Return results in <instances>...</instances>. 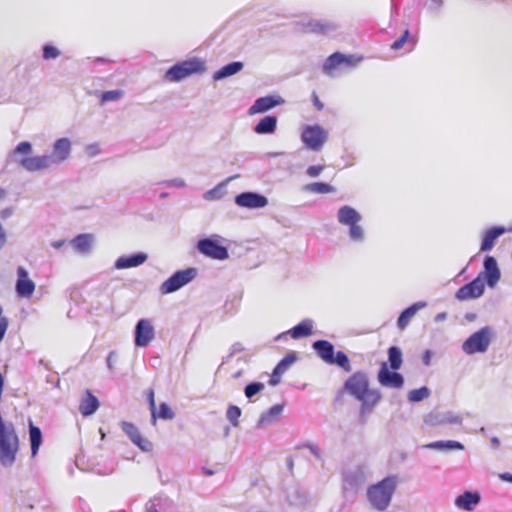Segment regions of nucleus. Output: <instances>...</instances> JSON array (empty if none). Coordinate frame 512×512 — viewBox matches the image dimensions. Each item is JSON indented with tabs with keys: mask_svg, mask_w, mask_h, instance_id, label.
Wrapping results in <instances>:
<instances>
[{
	"mask_svg": "<svg viewBox=\"0 0 512 512\" xmlns=\"http://www.w3.org/2000/svg\"><path fill=\"white\" fill-rule=\"evenodd\" d=\"M95 237L90 233H82L75 236L71 241L70 245L72 248L80 254H89L92 250Z\"/></svg>",
	"mask_w": 512,
	"mask_h": 512,
	"instance_id": "obj_26",
	"label": "nucleus"
},
{
	"mask_svg": "<svg viewBox=\"0 0 512 512\" xmlns=\"http://www.w3.org/2000/svg\"><path fill=\"white\" fill-rule=\"evenodd\" d=\"M233 179V177H230L228 179H226L225 181L219 183L218 185H216L214 188L206 191L204 194H203V198L207 201H215V200H220L223 195H224V187L225 185L231 180Z\"/></svg>",
	"mask_w": 512,
	"mask_h": 512,
	"instance_id": "obj_40",
	"label": "nucleus"
},
{
	"mask_svg": "<svg viewBox=\"0 0 512 512\" xmlns=\"http://www.w3.org/2000/svg\"><path fill=\"white\" fill-rule=\"evenodd\" d=\"M381 399L380 392H371L369 396L364 397L363 400H359L361 402L360 406V424L364 425L367 422V415H369L374 407L378 404Z\"/></svg>",
	"mask_w": 512,
	"mask_h": 512,
	"instance_id": "obj_27",
	"label": "nucleus"
},
{
	"mask_svg": "<svg viewBox=\"0 0 512 512\" xmlns=\"http://www.w3.org/2000/svg\"><path fill=\"white\" fill-rule=\"evenodd\" d=\"M277 117L274 115H267L259 120L254 126L253 131L259 135L273 134L277 128Z\"/></svg>",
	"mask_w": 512,
	"mask_h": 512,
	"instance_id": "obj_33",
	"label": "nucleus"
},
{
	"mask_svg": "<svg viewBox=\"0 0 512 512\" xmlns=\"http://www.w3.org/2000/svg\"><path fill=\"white\" fill-rule=\"evenodd\" d=\"M431 356H432V353L430 350H425L424 353H423V356H422V361H423V364L426 365V366H429L430 363H431Z\"/></svg>",
	"mask_w": 512,
	"mask_h": 512,
	"instance_id": "obj_58",
	"label": "nucleus"
},
{
	"mask_svg": "<svg viewBox=\"0 0 512 512\" xmlns=\"http://www.w3.org/2000/svg\"><path fill=\"white\" fill-rule=\"evenodd\" d=\"M224 238L217 234L201 238L196 243L198 252L210 259L224 261L229 258V251L221 242Z\"/></svg>",
	"mask_w": 512,
	"mask_h": 512,
	"instance_id": "obj_5",
	"label": "nucleus"
},
{
	"mask_svg": "<svg viewBox=\"0 0 512 512\" xmlns=\"http://www.w3.org/2000/svg\"><path fill=\"white\" fill-rule=\"evenodd\" d=\"M121 428L123 432L130 438V440L137 445L143 452H150L153 449V444L146 438H143L139 429L131 422L122 421Z\"/></svg>",
	"mask_w": 512,
	"mask_h": 512,
	"instance_id": "obj_21",
	"label": "nucleus"
},
{
	"mask_svg": "<svg viewBox=\"0 0 512 512\" xmlns=\"http://www.w3.org/2000/svg\"><path fill=\"white\" fill-rule=\"evenodd\" d=\"M328 138V131L318 124L304 126L300 135L304 147L314 152L321 151Z\"/></svg>",
	"mask_w": 512,
	"mask_h": 512,
	"instance_id": "obj_8",
	"label": "nucleus"
},
{
	"mask_svg": "<svg viewBox=\"0 0 512 512\" xmlns=\"http://www.w3.org/2000/svg\"><path fill=\"white\" fill-rule=\"evenodd\" d=\"M155 329L148 319H140L135 325L134 343L137 347H146L154 339Z\"/></svg>",
	"mask_w": 512,
	"mask_h": 512,
	"instance_id": "obj_14",
	"label": "nucleus"
},
{
	"mask_svg": "<svg viewBox=\"0 0 512 512\" xmlns=\"http://www.w3.org/2000/svg\"><path fill=\"white\" fill-rule=\"evenodd\" d=\"M123 96H124V91L121 89L104 91L101 94L100 101L103 104V103L110 102V101H116L118 99H121Z\"/></svg>",
	"mask_w": 512,
	"mask_h": 512,
	"instance_id": "obj_47",
	"label": "nucleus"
},
{
	"mask_svg": "<svg viewBox=\"0 0 512 512\" xmlns=\"http://www.w3.org/2000/svg\"><path fill=\"white\" fill-rule=\"evenodd\" d=\"M430 1H431V4H430L431 10L439 11L441 9V7L443 6V0H430Z\"/></svg>",
	"mask_w": 512,
	"mask_h": 512,
	"instance_id": "obj_59",
	"label": "nucleus"
},
{
	"mask_svg": "<svg viewBox=\"0 0 512 512\" xmlns=\"http://www.w3.org/2000/svg\"><path fill=\"white\" fill-rule=\"evenodd\" d=\"M8 326V318L3 315V308L0 305V342H2V340L4 339Z\"/></svg>",
	"mask_w": 512,
	"mask_h": 512,
	"instance_id": "obj_51",
	"label": "nucleus"
},
{
	"mask_svg": "<svg viewBox=\"0 0 512 512\" xmlns=\"http://www.w3.org/2000/svg\"><path fill=\"white\" fill-rule=\"evenodd\" d=\"M485 285L480 278L476 277L471 282L463 285L455 294L459 301L479 298L484 294Z\"/></svg>",
	"mask_w": 512,
	"mask_h": 512,
	"instance_id": "obj_18",
	"label": "nucleus"
},
{
	"mask_svg": "<svg viewBox=\"0 0 512 512\" xmlns=\"http://www.w3.org/2000/svg\"><path fill=\"white\" fill-rule=\"evenodd\" d=\"M313 328V320L306 318L302 320L300 323L292 327L288 332H284L279 334L275 340L279 341L285 339L289 334L293 339H301L308 337L312 333Z\"/></svg>",
	"mask_w": 512,
	"mask_h": 512,
	"instance_id": "obj_22",
	"label": "nucleus"
},
{
	"mask_svg": "<svg viewBox=\"0 0 512 512\" xmlns=\"http://www.w3.org/2000/svg\"><path fill=\"white\" fill-rule=\"evenodd\" d=\"M234 202L238 207L246 209H260L268 205V198L254 191H245L237 194Z\"/></svg>",
	"mask_w": 512,
	"mask_h": 512,
	"instance_id": "obj_13",
	"label": "nucleus"
},
{
	"mask_svg": "<svg viewBox=\"0 0 512 512\" xmlns=\"http://www.w3.org/2000/svg\"><path fill=\"white\" fill-rule=\"evenodd\" d=\"M306 28L313 33L331 35L338 30V25L329 20H311L306 24Z\"/></svg>",
	"mask_w": 512,
	"mask_h": 512,
	"instance_id": "obj_28",
	"label": "nucleus"
},
{
	"mask_svg": "<svg viewBox=\"0 0 512 512\" xmlns=\"http://www.w3.org/2000/svg\"><path fill=\"white\" fill-rule=\"evenodd\" d=\"M431 394L430 389L427 386H422L418 389H413L408 392L407 398L411 403H418L428 398Z\"/></svg>",
	"mask_w": 512,
	"mask_h": 512,
	"instance_id": "obj_42",
	"label": "nucleus"
},
{
	"mask_svg": "<svg viewBox=\"0 0 512 512\" xmlns=\"http://www.w3.org/2000/svg\"><path fill=\"white\" fill-rule=\"evenodd\" d=\"M343 390L357 400H363L371 392H378L369 388V379L364 371H357L346 379Z\"/></svg>",
	"mask_w": 512,
	"mask_h": 512,
	"instance_id": "obj_10",
	"label": "nucleus"
},
{
	"mask_svg": "<svg viewBox=\"0 0 512 512\" xmlns=\"http://www.w3.org/2000/svg\"><path fill=\"white\" fill-rule=\"evenodd\" d=\"M366 475L362 467H355L343 473V489L345 492L356 493L365 483Z\"/></svg>",
	"mask_w": 512,
	"mask_h": 512,
	"instance_id": "obj_17",
	"label": "nucleus"
},
{
	"mask_svg": "<svg viewBox=\"0 0 512 512\" xmlns=\"http://www.w3.org/2000/svg\"><path fill=\"white\" fill-rule=\"evenodd\" d=\"M66 241L64 239L56 240L51 243V246L55 249H60L65 245Z\"/></svg>",
	"mask_w": 512,
	"mask_h": 512,
	"instance_id": "obj_61",
	"label": "nucleus"
},
{
	"mask_svg": "<svg viewBox=\"0 0 512 512\" xmlns=\"http://www.w3.org/2000/svg\"><path fill=\"white\" fill-rule=\"evenodd\" d=\"M173 506V501L169 497L158 495L146 503L145 512H165L172 509Z\"/></svg>",
	"mask_w": 512,
	"mask_h": 512,
	"instance_id": "obj_29",
	"label": "nucleus"
},
{
	"mask_svg": "<svg viewBox=\"0 0 512 512\" xmlns=\"http://www.w3.org/2000/svg\"><path fill=\"white\" fill-rule=\"evenodd\" d=\"M478 278L487 284L489 288H494L501 278V271L499 269L497 260L494 256L487 255L483 261V271H481Z\"/></svg>",
	"mask_w": 512,
	"mask_h": 512,
	"instance_id": "obj_12",
	"label": "nucleus"
},
{
	"mask_svg": "<svg viewBox=\"0 0 512 512\" xmlns=\"http://www.w3.org/2000/svg\"><path fill=\"white\" fill-rule=\"evenodd\" d=\"M99 405L98 398L87 390L86 396L80 402L79 411L83 416H90L97 411Z\"/></svg>",
	"mask_w": 512,
	"mask_h": 512,
	"instance_id": "obj_35",
	"label": "nucleus"
},
{
	"mask_svg": "<svg viewBox=\"0 0 512 512\" xmlns=\"http://www.w3.org/2000/svg\"><path fill=\"white\" fill-rule=\"evenodd\" d=\"M244 67L243 62L241 61H233L218 69L214 72L212 78L214 81H220L227 77L233 76L240 72Z\"/></svg>",
	"mask_w": 512,
	"mask_h": 512,
	"instance_id": "obj_34",
	"label": "nucleus"
},
{
	"mask_svg": "<svg viewBox=\"0 0 512 512\" xmlns=\"http://www.w3.org/2000/svg\"><path fill=\"white\" fill-rule=\"evenodd\" d=\"M388 367L391 370H398L403 363L402 350L398 346H391L388 348Z\"/></svg>",
	"mask_w": 512,
	"mask_h": 512,
	"instance_id": "obj_38",
	"label": "nucleus"
},
{
	"mask_svg": "<svg viewBox=\"0 0 512 512\" xmlns=\"http://www.w3.org/2000/svg\"><path fill=\"white\" fill-rule=\"evenodd\" d=\"M324 168V165H312L306 169V174L311 178H316L323 172Z\"/></svg>",
	"mask_w": 512,
	"mask_h": 512,
	"instance_id": "obj_54",
	"label": "nucleus"
},
{
	"mask_svg": "<svg viewBox=\"0 0 512 512\" xmlns=\"http://www.w3.org/2000/svg\"><path fill=\"white\" fill-rule=\"evenodd\" d=\"M481 501V495L478 491H464L462 494L456 497L455 505L462 510L471 511Z\"/></svg>",
	"mask_w": 512,
	"mask_h": 512,
	"instance_id": "obj_24",
	"label": "nucleus"
},
{
	"mask_svg": "<svg viewBox=\"0 0 512 512\" xmlns=\"http://www.w3.org/2000/svg\"><path fill=\"white\" fill-rule=\"evenodd\" d=\"M35 290V283L29 278L28 271L23 266L17 268L15 291L21 298H29Z\"/></svg>",
	"mask_w": 512,
	"mask_h": 512,
	"instance_id": "obj_19",
	"label": "nucleus"
},
{
	"mask_svg": "<svg viewBox=\"0 0 512 512\" xmlns=\"http://www.w3.org/2000/svg\"><path fill=\"white\" fill-rule=\"evenodd\" d=\"M422 449L437 451L464 450V445L456 440H438L421 445Z\"/></svg>",
	"mask_w": 512,
	"mask_h": 512,
	"instance_id": "obj_31",
	"label": "nucleus"
},
{
	"mask_svg": "<svg viewBox=\"0 0 512 512\" xmlns=\"http://www.w3.org/2000/svg\"><path fill=\"white\" fill-rule=\"evenodd\" d=\"M490 441H491V445L494 449H497L500 446V440L498 437L493 436V437H491Z\"/></svg>",
	"mask_w": 512,
	"mask_h": 512,
	"instance_id": "obj_64",
	"label": "nucleus"
},
{
	"mask_svg": "<svg viewBox=\"0 0 512 512\" xmlns=\"http://www.w3.org/2000/svg\"><path fill=\"white\" fill-rule=\"evenodd\" d=\"M283 374V371L282 370H279L276 366L275 368L273 369V372H272V375L270 376V379H269V384L271 386H276L277 384H279L280 382V378H281V375Z\"/></svg>",
	"mask_w": 512,
	"mask_h": 512,
	"instance_id": "obj_55",
	"label": "nucleus"
},
{
	"mask_svg": "<svg viewBox=\"0 0 512 512\" xmlns=\"http://www.w3.org/2000/svg\"><path fill=\"white\" fill-rule=\"evenodd\" d=\"M29 439L31 447V456L35 457L42 445L43 435L38 426H35L32 421L29 422Z\"/></svg>",
	"mask_w": 512,
	"mask_h": 512,
	"instance_id": "obj_37",
	"label": "nucleus"
},
{
	"mask_svg": "<svg viewBox=\"0 0 512 512\" xmlns=\"http://www.w3.org/2000/svg\"><path fill=\"white\" fill-rule=\"evenodd\" d=\"M315 353L327 364L336 365L345 372H350L352 366L349 357L343 351L335 352L334 345L328 340H316L312 343Z\"/></svg>",
	"mask_w": 512,
	"mask_h": 512,
	"instance_id": "obj_4",
	"label": "nucleus"
},
{
	"mask_svg": "<svg viewBox=\"0 0 512 512\" xmlns=\"http://www.w3.org/2000/svg\"><path fill=\"white\" fill-rule=\"evenodd\" d=\"M244 350V346L240 343V342H235L232 344V346L230 347V353L227 355V357H225L222 361V365L224 363H226L227 361H229V359L234 356L235 354L237 353H240Z\"/></svg>",
	"mask_w": 512,
	"mask_h": 512,
	"instance_id": "obj_52",
	"label": "nucleus"
},
{
	"mask_svg": "<svg viewBox=\"0 0 512 512\" xmlns=\"http://www.w3.org/2000/svg\"><path fill=\"white\" fill-rule=\"evenodd\" d=\"M265 388L262 382H251L244 387V394L247 399L251 400L255 395L260 393Z\"/></svg>",
	"mask_w": 512,
	"mask_h": 512,
	"instance_id": "obj_44",
	"label": "nucleus"
},
{
	"mask_svg": "<svg viewBox=\"0 0 512 512\" xmlns=\"http://www.w3.org/2000/svg\"><path fill=\"white\" fill-rule=\"evenodd\" d=\"M115 357H116V352L111 351L106 358V365L110 372H113V370H114L113 364H114Z\"/></svg>",
	"mask_w": 512,
	"mask_h": 512,
	"instance_id": "obj_56",
	"label": "nucleus"
},
{
	"mask_svg": "<svg viewBox=\"0 0 512 512\" xmlns=\"http://www.w3.org/2000/svg\"><path fill=\"white\" fill-rule=\"evenodd\" d=\"M303 190L306 192L318 193V194H328L335 192V188L324 182H313L306 184L303 187Z\"/></svg>",
	"mask_w": 512,
	"mask_h": 512,
	"instance_id": "obj_39",
	"label": "nucleus"
},
{
	"mask_svg": "<svg viewBox=\"0 0 512 512\" xmlns=\"http://www.w3.org/2000/svg\"><path fill=\"white\" fill-rule=\"evenodd\" d=\"M405 44H406V45H407V47H408V49H407L408 51H411V50L414 48L415 44H416L415 40L410 36V32H409V30H408V29H406V30L403 32V34H402L398 39H396V40L393 42V44L391 45V48H392L393 50H399V49H401Z\"/></svg>",
	"mask_w": 512,
	"mask_h": 512,
	"instance_id": "obj_41",
	"label": "nucleus"
},
{
	"mask_svg": "<svg viewBox=\"0 0 512 512\" xmlns=\"http://www.w3.org/2000/svg\"><path fill=\"white\" fill-rule=\"evenodd\" d=\"M148 255L144 252H136L129 255L120 256L114 264V268L118 270L138 267L145 263Z\"/></svg>",
	"mask_w": 512,
	"mask_h": 512,
	"instance_id": "obj_23",
	"label": "nucleus"
},
{
	"mask_svg": "<svg viewBox=\"0 0 512 512\" xmlns=\"http://www.w3.org/2000/svg\"><path fill=\"white\" fill-rule=\"evenodd\" d=\"M297 360V357L295 353H289L287 354L283 359H281L276 367L279 370H282L283 373L286 372V370L289 368L291 364H293Z\"/></svg>",
	"mask_w": 512,
	"mask_h": 512,
	"instance_id": "obj_48",
	"label": "nucleus"
},
{
	"mask_svg": "<svg viewBox=\"0 0 512 512\" xmlns=\"http://www.w3.org/2000/svg\"><path fill=\"white\" fill-rule=\"evenodd\" d=\"M205 71L204 63L192 58L178 62L171 66L165 73V78L170 82H180L188 76L199 74Z\"/></svg>",
	"mask_w": 512,
	"mask_h": 512,
	"instance_id": "obj_7",
	"label": "nucleus"
},
{
	"mask_svg": "<svg viewBox=\"0 0 512 512\" xmlns=\"http://www.w3.org/2000/svg\"><path fill=\"white\" fill-rule=\"evenodd\" d=\"M426 302H423V301H419V302H416L414 304H412L411 306L405 308L399 315L398 319H397V326L398 328H400L401 330L405 329L410 320L412 319V317L422 308L426 307Z\"/></svg>",
	"mask_w": 512,
	"mask_h": 512,
	"instance_id": "obj_32",
	"label": "nucleus"
},
{
	"mask_svg": "<svg viewBox=\"0 0 512 512\" xmlns=\"http://www.w3.org/2000/svg\"><path fill=\"white\" fill-rule=\"evenodd\" d=\"M60 54V50L52 44H45L42 47V58L46 61L56 59Z\"/></svg>",
	"mask_w": 512,
	"mask_h": 512,
	"instance_id": "obj_46",
	"label": "nucleus"
},
{
	"mask_svg": "<svg viewBox=\"0 0 512 512\" xmlns=\"http://www.w3.org/2000/svg\"><path fill=\"white\" fill-rule=\"evenodd\" d=\"M157 185L164 186V187H177V188L186 187L185 181L181 178L164 180V181L158 182Z\"/></svg>",
	"mask_w": 512,
	"mask_h": 512,
	"instance_id": "obj_49",
	"label": "nucleus"
},
{
	"mask_svg": "<svg viewBox=\"0 0 512 512\" xmlns=\"http://www.w3.org/2000/svg\"><path fill=\"white\" fill-rule=\"evenodd\" d=\"M86 152L89 156H95L100 152L98 144H90L86 147Z\"/></svg>",
	"mask_w": 512,
	"mask_h": 512,
	"instance_id": "obj_57",
	"label": "nucleus"
},
{
	"mask_svg": "<svg viewBox=\"0 0 512 512\" xmlns=\"http://www.w3.org/2000/svg\"><path fill=\"white\" fill-rule=\"evenodd\" d=\"M283 404H275L268 410L264 411L257 422V427L262 428L264 426L272 424L283 412Z\"/></svg>",
	"mask_w": 512,
	"mask_h": 512,
	"instance_id": "obj_36",
	"label": "nucleus"
},
{
	"mask_svg": "<svg viewBox=\"0 0 512 512\" xmlns=\"http://www.w3.org/2000/svg\"><path fill=\"white\" fill-rule=\"evenodd\" d=\"M242 414L240 407L236 405H229L226 411V418L233 427L239 426V418Z\"/></svg>",
	"mask_w": 512,
	"mask_h": 512,
	"instance_id": "obj_43",
	"label": "nucleus"
},
{
	"mask_svg": "<svg viewBox=\"0 0 512 512\" xmlns=\"http://www.w3.org/2000/svg\"><path fill=\"white\" fill-rule=\"evenodd\" d=\"M285 100L279 95H267L259 97L250 106L248 113L250 115L265 113L276 106L284 104Z\"/></svg>",
	"mask_w": 512,
	"mask_h": 512,
	"instance_id": "obj_20",
	"label": "nucleus"
},
{
	"mask_svg": "<svg viewBox=\"0 0 512 512\" xmlns=\"http://www.w3.org/2000/svg\"><path fill=\"white\" fill-rule=\"evenodd\" d=\"M286 466H287V469L292 473L293 467H294V461L291 456H288L286 458Z\"/></svg>",
	"mask_w": 512,
	"mask_h": 512,
	"instance_id": "obj_62",
	"label": "nucleus"
},
{
	"mask_svg": "<svg viewBox=\"0 0 512 512\" xmlns=\"http://www.w3.org/2000/svg\"><path fill=\"white\" fill-rule=\"evenodd\" d=\"M174 417L175 413L171 407L165 402L160 403L158 411L156 410V419L172 420Z\"/></svg>",
	"mask_w": 512,
	"mask_h": 512,
	"instance_id": "obj_45",
	"label": "nucleus"
},
{
	"mask_svg": "<svg viewBox=\"0 0 512 512\" xmlns=\"http://www.w3.org/2000/svg\"><path fill=\"white\" fill-rule=\"evenodd\" d=\"M493 330L490 326H484L472 333L462 344V350L467 355L485 353L493 339Z\"/></svg>",
	"mask_w": 512,
	"mask_h": 512,
	"instance_id": "obj_6",
	"label": "nucleus"
},
{
	"mask_svg": "<svg viewBox=\"0 0 512 512\" xmlns=\"http://www.w3.org/2000/svg\"><path fill=\"white\" fill-rule=\"evenodd\" d=\"M362 58H355L353 55H345L341 52H334L323 63L322 71L329 77H334L335 72L342 68H353L360 63Z\"/></svg>",
	"mask_w": 512,
	"mask_h": 512,
	"instance_id": "obj_11",
	"label": "nucleus"
},
{
	"mask_svg": "<svg viewBox=\"0 0 512 512\" xmlns=\"http://www.w3.org/2000/svg\"><path fill=\"white\" fill-rule=\"evenodd\" d=\"M313 103L318 110H322L324 108L323 103L319 100V98L315 94H314Z\"/></svg>",
	"mask_w": 512,
	"mask_h": 512,
	"instance_id": "obj_63",
	"label": "nucleus"
},
{
	"mask_svg": "<svg viewBox=\"0 0 512 512\" xmlns=\"http://www.w3.org/2000/svg\"><path fill=\"white\" fill-rule=\"evenodd\" d=\"M197 274L195 267L177 270L160 285L159 291L162 295L174 293L192 282Z\"/></svg>",
	"mask_w": 512,
	"mask_h": 512,
	"instance_id": "obj_9",
	"label": "nucleus"
},
{
	"mask_svg": "<svg viewBox=\"0 0 512 512\" xmlns=\"http://www.w3.org/2000/svg\"><path fill=\"white\" fill-rule=\"evenodd\" d=\"M396 487L397 477L395 475L387 476L368 488V501L374 509L383 511L389 506Z\"/></svg>",
	"mask_w": 512,
	"mask_h": 512,
	"instance_id": "obj_3",
	"label": "nucleus"
},
{
	"mask_svg": "<svg viewBox=\"0 0 512 512\" xmlns=\"http://www.w3.org/2000/svg\"><path fill=\"white\" fill-rule=\"evenodd\" d=\"M424 422L432 427L445 424H461L462 417L453 411L433 410L424 417Z\"/></svg>",
	"mask_w": 512,
	"mask_h": 512,
	"instance_id": "obj_16",
	"label": "nucleus"
},
{
	"mask_svg": "<svg viewBox=\"0 0 512 512\" xmlns=\"http://www.w3.org/2000/svg\"><path fill=\"white\" fill-rule=\"evenodd\" d=\"M300 448H307L314 457H316L319 460L322 459V453L318 445L308 442L301 445Z\"/></svg>",
	"mask_w": 512,
	"mask_h": 512,
	"instance_id": "obj_53",
	"label": "nucleus"
},
{
	"mask_svg": "<svg viewBox=\"0 0 512 512\" xmlns=\"http://www.w3.org/2000/svg\"><path fill=\"white\" fill-rule=\"evenodd\" d=\"M287 500L291 506L301 507L310 501V495L306 489L293 486L288 490Z\"/></svg>",
	"mask_w": 512,
	"mask_h": 512,
	"instance_id": "obj_30",
	"label": "nucleus"
},
{
	"mask_svg": "<svg viewBox=\"0 0 512 512\" xmlns=\"http://www.w3.org/2000/svg\"><path fill=\"white\" fill-rule=\"evenodd\" d=\"M147 401H148L149 408L151 411L152 422H153V424H155L156 423V404H155V399H154V391L152 389H149L147 391Z\"/></svg>",
	"mask_w": 512,
	"mask_h": 512,
	"instance_id": "obj_50",
	"label": "nucleus"
},
{
	"mask_svg": "<svg viewBox=\"0 0 512 512\" xmlns=\"http://www.w3.org/2000/svg\"><path fill=\"white\" fill-rule=\"evenodd\" d=\"M339 224L348 227V239L353 244H363L366 241V232L361 225L362 216L352 206L343 205L337 211Z\"/></svg>",
	"mask_w": 512,
	"mask_h": 512,
	"instance_id": "obj_2",
	"label": "nucleus"
},
{
	"mask_svg": "<svg viewBox=\"0 0 512 512\" xmlns=\"http://www.w3.org/2000/svg\"><path fill=\"white\" fill-rule=\"evenodd\" d=\"M505 232L507 231L503 226H493L487 229L482 236L480 251H490L494 247L496 240Z\"/></svg>",
	"mask_w": 512,
	"mask_h": 512,
	"instance_id": "obj_25",
	"label": "nucleus"
},
{
	"mask_svg": "<svg viewBox=\"0 0 512 512\" xmlns=\"http://www.w3.org/2000/svg\"><path fill=\"white\" fill-rule=\"evenodd\" d=\"M33 146L28 141L18 143L7 155V164L16 163L28 172L34 173L59 166L72 151V142L67 137L57 139L52 145V154L30 156Z\"/></svg>",
	"mask_w": 512,
	"mask_h": 512,
	"instance_id": "obj_1",
	"label": "nucleus"
},
{
	"mask_svg": "<svg viewBox=\"0 0 512 512\" xmlns=\"http://www.w3.org/2000/svg\"><path fill=\"white\" fill-rule=\"evenodd\" d=\"M499 478L505 482L512 483V474L509 472H504L499 475Z\"/></svg>",
	"mask_w": 512,
	"mask_h": 512,
	"instance_id": "obj_60",
	"label": "nucleus"
},
{
	"mask_svg": "<svg viewBox=\"0 0 512 512\" xmlns=\"http://www.w3.org/2000/svg\"><path fill=\"white\" fill-rule=\"evenodd\" d=\"M378 382L388 388L400 389L404 385V377L397 370H390L387 362H383L377 375Z\"/></svg>",
	"mask_w": 512,
	"mask_h": 512,
	"instance_id": "obj_15",
	"label": "nucleus"
}]
</instances>
